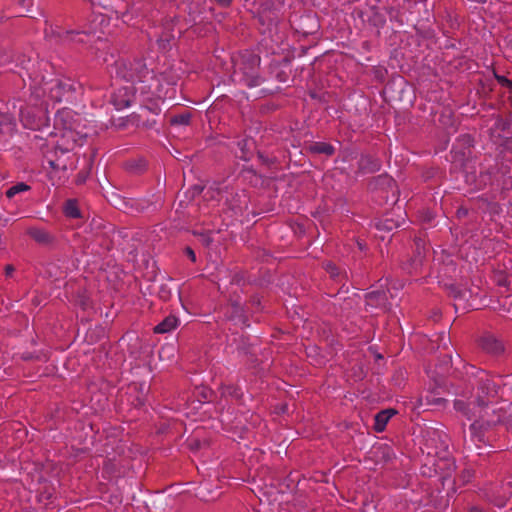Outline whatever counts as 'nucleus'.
Listing matches in <instances>:
<instances>
[{
    "mask_svg": "<svg viewBox=\"0 0 512 512\" xmlns=\"http://www.w3.org/2000/svg\"><path fill=\"white\" fill-rule=\"evenodd\" d=\"M381 225L383 226V228H385L387 230H391L395 226L394 222L392 220H389V219H386L384 221V223H382Z\"/></svg>",
    "mask_w": 512,
    "mask_h": 512,
    "instance_id": "bb28decb",
    "label": "nucleus"
},
{
    "mask_svg": "<svg viewBox=\"0 0 512 512\" xmlns=\"http://www.w3.org/2000/svg\"><path fill=\"white\" fill-rule=\"evenodd\" d=\"M216 3H218L222 7H228L232 0H215Z\"/></svg>",
    "mask_w": 512,
    "mask_h": 512,
    "instance_id": "c85d7f7f",
    "label": "nucleus"
},
{
    "mask_svg": "<svg viewBox=\"0 0 512 512\" xmlns=\"http://www.w3.org/2000/svg\"><path fill=\"white\" fill-rule=\"evenodd\" d=\"M395 413L396 412L393 409H386L378 412L374 418V430L376 432L384 431L388 421Z\"/></svg>",
    "mask_w": 512,
    "mask_h": 512,
    "instance_id": "2eb2a0df",
    "label": "nucleus"
},
{
    "mask_svg": "<svg viewBox=\"0 0 512 512\" xmlns=\"http://www.w3.org/2000/svg\"><path fill=\"white\" fill-rule=\"evenodd\" d=\"M217 195L219 196V200H221L223 198V193L222 192L218 191Z\"/></svg>",
    "mask_w": 512,
    "mask_h": 512,
    "instance_id": "2f4dec72",
    "label": "nucleus"
},
{
    "mask_svg": "<svg viewBox=\"0 0 512 512\" xmlns=\"http://www.w3.org/2000/svg\"><path fill=\"white\" fill-rule=\"evenodd\" d=\"M309 150L314 154H324L327 156H331L335 153L334 146L327 142H313L309 146Z\"/></svg>",
    "mask_w": 512,
    "mask_h": 512,
    "instance_id": "6ab92c4d",
    "label": "nucleus"
},
{
    "mask_svg": "<svg viewBox=\"0 0 512 512\" xmlns=\"http://www.w3.org/2000/svg\"><path fill=\"white\" fill-rule=\"evenodd\" d=\"M30 189H31V187L29 185H27L26 183L19 182L15 185L11 186L6 191V196H7V198H13L15 195L22 193V192L29 191Z\"/></svg>",
    "mask_w": 512,
    "mask_h": 512,
    "instance_id": "4be33fe9",
    "label": "nucleus"
},
{
    "mask_svg": "<svg viewBox=\"0 0 512 512\" xmlns=\"http://www.w3.org/2000/svg\"><path fill=\"white\" fill-rule=\"evenodd\" d=\"M83 180V177H80V179L78 180V183H81Z\"/></svg>",
    "mask_w": 512,
    "mask_h": 512,
    "instance_id": "4c0bfd02",
    "label": "nucleus"
},
{
    "mask_svg": "<svg viewBox=\"0 0 512 512\" xmlns=\"http://www.w3.org/2000/svg\"><path fill=\"white\" fill-rule=\"evenodd\" d=\"M14 118L9 114H0V134H9L15 129Z\"/></svg>",
    "mask_w": 512,
    "mask_h": 512,
    "instance_id": "aec40b11",
    "label": "nucleus"
},
{
    "mask_svg": "<svg viewBox=\"0 0 512 512\" xmlns=\"http://www.w3.org/2000/svg\"><path fill=\"white\" fill-rule=\"evenodd\" d=\"M226 315H227V318L232 321H235L237 323H242V324L246 323L243 307L238 302H234L230 305Z\"/></svg>",
    "mask_w": 512,
    "mask_h": 512,
    "instance_id": "f3484780",
    "label": "nucleus"
},
{
    "mask_svg": "<svg viewBox=\"0 0 512 512\" xmlns=\"http://www.w3.org/2000/svg\"><path fill=\"white\" fill-rule=\"evenodd\" d=\"M428 405H441L442 403H438V402H435V403H427Z\"/></svg>",
    "mask_w": 512,
    "mask_h": 512,
    "instance_id": "473e14b6",
    "label": "nucleus"
},
{
    "mask_svg": "<svg viewBox=\"0 0 512 512\" xmlns=\"http://www.w3.org/2000/svg\"><path fill=\"white\" fill-rule=\"evenodd\" d=\"M324 268L333 278H335L339 275L337 266L335 264H333L332 262L325 263Z\"/></svg>",
    "mask_w": 512,
    "mask_h": 512,
    "instance_id": "b1692460",
    "label": "nucleus"
},
{
    "mask_svg": "<svg viewBox=\"0 0 512 512\" xmlns=\"http://www.w3.org/2000/svg\"><path fill=\"white\" fill-rule=\"evenodd\" d=\"M80 85L71 79H52L35 86L31 98L42 99L50 104L73 102Z\"/></svg>",
    "mask_w": 512,
    "mask_h": 512,
    "instance_id": "20e7f679",
    "label": "nucleus"
},
{
    "mask_svg": "<svg viewBox=\"0 0 512 512\" xmlns=\"http://www.w3.org/2000/svg\"><path fill=\"white\" fill-rule=\"evenodd\" d=\"M178 325L179 319L174 315H169L154 327V332L157 334L169 333L176 329Z\"/></svg>",
    "mask_w": 512,
    "mask_h": 512,
    "instance_id": "4468645a",
    "label": "nucleus"
},
{
    "mask_svg": "<svg viewBox=\"0 0 512 512\" xmlns=\"http://www.w3.org/2000/svg\"><path fill=\"white\" fill-rule=\"evenodd\" d=\"M135 86H123L117 88L111 95V103L117 110L129 107L135 98Z\"/></svg>",
    "mask_w": 512,
    "mask_h": 512,
    "instance_id": "1a4fd4ad",
    "label": "nucleus"
},
{
    "mask_svg": "<svg viewBox=\"0 0 512 512\" xmlns=\"http://www.w3.org/2000/svg\"><path fill=\"white\" fill-rule=\"evenodd\" d=\"M4 54V50L0 48V57H2Z\"/></svg>",
    "mask_w": 512,
    "mask_h": 512,
    "instance_id": "72a5a7b5",
    "label": "nucleus"
},
{
    "mask_svg": "<svg viewBox=\"0 0 512 512\" xmlns=\"http://www.w3.org/2000/svg\"><path fill=\"white\" fill-rule=\"evenodd\" d=\"M498 390L499 387L493 380L489 378L481 379L476 400L467 402L462 399H456L454 401V408L468 420H472L476 416V412L490 415L488 404L498 396Z\"/></svg>",
    "mask_w": 512,
    "mask_h": 512,
    "instance_id": "39448f33",
    "label": "nucleus"
},
{
    "mask_svg": "<svg viewBox=\"0 0 512 512\" xmlns=\"http://www.w3.org/2000/svg\"><path fill=\"white\" fill-rule=\"evenodd\" d=\"M69 113V111H62L61 113L57 114L55 119L56 123H58V121H61L64 115H68Z\"/></svg>",
    "mask_w": 512,
    "mask_h": 512,
    "instance_id": "c756f323",
    "label": "nucleus"
},
{
    "mask_svg": "<svg viewBox=\"0 0 512 512\" xmlns=\"http://www.w3.org/2000/svg\"><path fill=\"white\" fill-rule=\"evenodd\" d=\"M161 109L157 104H154L152 107L143 106L140 110V113L136 114L134 113L132 115V121L135 123L138 127H144L151 129L156 124L155 119H146L147 114L153 113L154 115H159Z\"/></svg>",
    "mask_w": 512,
    "mask_h": 512,
    "instance_id": "9d476101",
    "label": "nucleus"
},
{
    "mask_svg": "<svg viewBox=\"0 0 512 512\" xmlns=\"http://www.w3.org/2000/svg\"><path fill=\"white\" fill-rule=\"evenodd\" d=\"M20 121L31 130H40L48 125V101L31 98L29 103L20 108Z\"/></svg>",
    "mask_w": 512,
    "mask_h": 512,
    "instance_id": "0eeeda50",
    "label": "nucleus"
},
{
    "mask_svg": "<svg viewBox=\"0 0 512 512\" xmlns=\"http://www.w3.org/2000/svg\"><path fill=\"white\" fill-rule=\"evenodd\" d=\"M387 302V296L384 291H372L366 295V303L372 307H384Z\"/></svg>",
    "mask_w": 512,
    "mask_h": 512,
    "instance_id": "dca6fc26",
    "label": "nucleus"
},
{
    "mask_svg": "<svg viewBox=\"0 0 512 512\" xmlns=\"http://www.w3.org/2000/svg\"><path fill=\"white\" fill-rule=\"evenodd\" d=\"M192 118V114L190 112H185L182 114H177L171 117L170 124L172 126H188L190 124Z\"/></svg>",
    "mask_w": 512,
    "mask_h": 512,
    "instance_id": "412c9836",
    "label": "nucleus"
},
{
    "mask_svg": "<svg viewBox=\"0 0 512 512\" xmlns=\"http://www.w3.org/2000/svg\"><path fill=\"white\" fill-rule=\"evenodd\" d=\"M505 146L506 148L510 149L512 148V137L511 138H507L506 141H505Z\"/></svg>",
    "mask_w": 512,
    "mask_h": 512,
    "instance_id": "7c9ffc66",
    "label": "nucleus"
},
{
    "mask_svg": "<svg viewBox=\"0 0 512 512\" xmlns=\"http://www.w3.org/2000/svg\"><path fill=\"white\" fill-rule=\"evenodd\" d=\"M474 419V417L472 418ZM501 421V416L497 415L490 418L489 415L484 413L476 412L475 420L470 425L471 439L475 444L480 447V444L485 443V431Z\"/></svg>",
    "mask_w": 512,
    "mask_h": 512,
    "instance_id": "6e6552de",
    "label": "nucleus"
},
{
    "mask_svg": "<svg viewBox=\"0 0 512 512\" xmlns=\"http://www.w3.org/2000/svg\"><path fill=\"white\" fill-rule=\"evenodd\" d=\"M496 79L503 87L512 89V81L505 76L496 75Z\"/></svg>",
    "mask_w": 512,
    "mask_h": 512,
    "instance_id": "393cba45",
    "label": "nucleus"
},
{
    "mask_svg": "<svg viewBox=\"0 0 512 512\" xmlns=\"http://www.w3.org/2000/svg\"><path fill=\"white\" fill-rule=\"evenodd\" d=\"M93 6L98 5L105 9L107 12H110L109 17L112 15L115 16L116 19H121L124 23H128L132 20V14L130 13V5L123 0H117L118 5L114 8L109 9L106 0H88ZM108 14H103L101 12H94L93 19L90 21L89 28L87 30H83L82 32L77 31H66L62 36L63 41H77L84 42L82 38L76 39V37L80 35H90L96 33H105V28L108 26Z\"/></svg>",
    "mask_w": 512,
    "mask_h": 512,
    "instance_id": "f03ea898",
    "label": "nucleus"
},
{
    "mask_svg": "<svg viewBox=\"0 0 512 512\" xmlns=\"http://www.w3.org/2000/svg\"><path fill=\"white\" fill-rule=\"evenodd\" d=\"M27 234L37 243L47 245L53 242V236L44 228L40 227H29Z\"/></svg>",
    "mask_w": 512,
    "mask_h": 512,
    "instance_id": "ddd939ff",
    "label": "nucleus"
},
{
    "mask_svg": "<svg viewBox=\"0 0 512 512\" xmlns=\"http://www.w3.org/2000/svg\"><path fill=\"white\" fill-rule=\"evenodd\" d=\"M479 345L485 352L492 355H499L504 351L503 343L491 334L483 335L479 340Z\"/></svg>",
    "mask_w": 512,
    "mask_h": 512,
    "instance_id": "9b49d317",
    "label": "nucleus"
},
{
    "mask_svg": "<svg viewBox=\"0 0 512 512\" xmlns=\"http://www.w3.org/2000/svg\"><path fill=\"white\" fill-rule=\"evenodd\" d=\"M358 246L361 250L363 249V245L360 242H358Z\"/></svg>",
    "mask_w": 512,
    "mask_h": 512,
    "instance_id": "c9c22d12",
    "label": "nucleus"
},
{
    "mask_svg": "<svg viewBox=\"0 0 512 512\" xmlns=\"http://www.w3.org/2000/svg\"><path fill=\"white\" fill-rule=\"evenodd\" d=\"M83 180V177H80V179L78 180V183H81Z\"/></svg>",
    "mask_w": 512,
    "mask_h": 512,
    "instance_id": "e433bc0d",
    "label": "nucleus"
},
{
    "mask_svg": "<svg viewBox=\"0 0 512 512\" xmlns=\"http://www.w3.org/2000/svg\"><path fill=\"white\" fill-rule=\"evenodd\" d=\"M221 393L224 396H231L233 398H239L242 393L236 385H225L221 387Z\"/></svg>",
    "mask_w": 512,
    "mask_h": 512,
    "instance_id": "5701e85b",
    "label": "nucleus"
},
{
    "mask_svg": "<svg viewBox=\"0 0 512 512\" xmlns=\"http://www.w3.org/2000/svg\"><path fill=\"white\" fill-rule=\"evenodd\" d=\"M455 298L461 297L460 292L454 295Z\"/></svg>",
    "mask_w": 512,
    "mask_h": 512,
    "instance_id": "f704fd0d",
    "label": "nucleus"
},
{
    "mask_svg": "<svg viewBox=\"0 0 512 512\" xmlns=\"http://www.w3.org/2000/svg\"><path fill=\"white\" fill-rule=\"evenodd\" d=\"M84 137L72 127H64L60 138L51 143L53 150L44 152L43 166L53 171H66L68 167L67 154L76 146H82Z\"/></svg>",
    "mask_w": 512,
    "mask_h": 512,
    "instance_id": "7ed1b4c3",
    "label": "nucleus"
},
{
    "mask_svg": "<svg viewBox=\"0 0 512 512\" xmlns=\"http://www.w3.org/2000/svg\"><path fill=\"white\" fill-rule=\"evenodd\" d=\"M381 166L380 159L371 155H362L358 161V172L361 174L376 173Z\"/></svg>",
    "mask_w": 512,
    "mask_h": 512,
    "instance_id": "f8f14e48",
    "label": "nucleus"
},
{
    "mask_svg": "<svg viewBox=\"0 0 512 512\" xmlns=\"http://www.w3.org/2000/svg\"><path fill=\"white\" fill-rule=\"evenodd\" d=\"M14 271H15V268L13 265L8 264L5 266V275L7 277H11Z\"/></svg>",
    "mask_w": 512,
    "mask_h": 512,
    "instance_id": "cd10ccee",
    "label": "nucleus"
},
{
    "mask_svg": "<svg viewBox=\"0 0 512 512\" xmlns=\"http://www.w3.org/2000/svg\"><path fill=\"white\" fill-rule=\"evenodd\" d=\"M260 61L259 55L253 52L245 51L240 54L233 73L235 80L248 87L259 86L263 82L259 72Z\"/></svg>",
    "mask_w": 512,
    "mask_h": 512,
    "instance_id": "423d86ee",
    "label": "nucleus"
},
{
    "mask_svg": "<svg viewBox=\"0 0 512 512\" xmlns=\"http://www.w3.org/2000/svg\"><path fill=\"white\" fill-rule=\"evenodd\" d=\"M115 75L135 86L147 100H161L167 95L162 75L147 68L143 59H119L115 62Z\"/></svg>",
    "mask_w": 512,
    "mask_h": 512,
    "instance_id": "f257e3e1",
    "label": "nucleus"
},
{
    "mask_svg": "<svg viewBox=\"0 0 512 512\" xmlns=\"http://www.w3.org/2000/svg\"><path fill=\"white\" fill-rule=\"evenodd\" d=\"M63 213L66 217L77 219L81 218V211L78 206V202L76 199H68L63 206Z\"/></svg>",
    "mask_w": 512,
    "mask_h": 512,
    "instance_id": "a211bd4d",
    "label": "nucleus"
},
{
    "mask_svg": "<svg viewBox=\"0 0 512 512\" xmlns=\"http://www.w3.org/2000/svg\"><path fill=\"white\" fill-rule=\"evenodd\" d=\"M185 254L190 258L192 262H196V254L192 248L186 247Z\"/></svg>",
    "mask_w": 512,
    "mask_h": 512,
    "instance_id": "a878e982",
    "label": "nucleus"
}]
</instances>
